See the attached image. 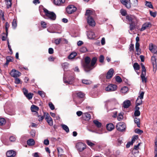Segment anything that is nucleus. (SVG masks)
Wrapping results in <instances>:
<instances>
[{"label":"nucleus","instance_id":"f257e3e1","mask_svg":"<svg viewBox=\"0 0 157 157\" xmlns=\"http://www.w3.org/2000/svg\"><path fill=\"white\" fill-rule=\"evenodd\" d=\"M97 61V58L94 57L91 60L90 58L88 56L86 57L85 58V63L83 64L84 71L86 72H88L95 67V65Z\"/></svg>","mask_w":157,"mask_h":157},{"label":"nucleus","instance_id":"f03ea898","mask_svg":"<svg viewBox=\"0 0 157 157\" xmlns=\"http://www.w3.org/2000/svg\"><path fill=\"white\" fill-rule=\"evenodd\" d=\"M43 10L48 18L52 20H55L56 19V15L53 12L50 11L45 8Z\"/></svg>","mask_w":157,"mask_h":157},{"label":"nucleus","instance_id":"7ed1b4c3","mask_svg":"<svg viewBox=\"0 0 157 157\" xmlns=\"http://www.w3.org/2000/svg\"><path fill=\"white\" fill-rule=\"evenodd\" d=\"M141 65L142 70V73L140 76L141 78V79L142 80V82L143 83H146L147 81V78L145 77V76L146 75V69L144 64L143 63H141Z\"/></svg>","mask_w":157,"mask_h":157},{"label":"nucleus","instance_id":"20e7f679","mask_svg":"<svg viewBox=\"0 0 157 157\" xmlns=\"http://www.w3.org/2000/svg\"><path fill=\"white\" fill-rule=\"evenodd\" d=\"M116 128L118 131L122 132L125 130L126 126L125 123L123 122H121L117 124Z\"/></svg>","mask_w":157,"mask_h":157},{"label":"nucleus","instance_id":"39448f33","mask_svg":"<svg viewBox=\"0 0 157 157\" xmlns=\"http://www.w3.org/2000/svg\"><path fill=\"white\" fill-rule=\"evenodd\" d=\"M76 147L78 151H82L86 148V144L81 142H79L77 144Z\"/></svg>","mask_w":157,"mask_h":157},{"label":"nucleus","instance_id":"423d86ee","mask_svg":"<svg viewBox=\"0 0 157 157\" xmlns=\"http://www.w3.org/2000/svg\"><path fill=\"white\" fill-rule=\"evenodd\" d=\"M10 75L14 78L20 76L21 73L15 69H13L10 73Z\"/></svg>","mask_w":157,"mask_h":157},{"label":"nucleus","instance_id":"0eeeda50","mask_svg":"<svg viewBox=\"0 0 157 157\" xmlns=\"http://www.w3.org/2000/svg\"><path fill=\"white\" fill-rule=\"evenodd\" d=\"M77 10V8L73 5H71L68 6L66 8V11L68 14H71Z\"/></svg>","mask_w":157,"mask_h":157},{"label":"nucleus","instance_id":"6e6552de","mask_svg":"<svg viewBox=\"0 0 157 157\" xmlns=\"http://www.w3.org/2000/svg\"><path fill=\"white\" fill-rule=\"evenodd\" d=\"M45 119L48 123L50 126H52L53 125V121L52 119L48 113H47L46 115Z\"/></svg>","mask_w":157,"mask_h":157},{"label":"nucleus","instance_id":"1a4fd4ad","mask_svg":"<svg viewBox=\"0 0 157 157\" xmlns=\"http://www.w3.org/2000/svg\"><path fill=\"white\" fill-rule=\"evenodd\" d=\"M117 87L115 85H109L105 88V90L106 91H114L116 90Z\"/></svg>","mask_w":157,"mask_h":157},{"label":"nucleus","instance_id":"9d476101","mask_svg":"<svg viewBox=\"0 0 157 157\" xmlns=\"http://www.w3.org/2000/svg\"><path fill=\"white\" fill-rule=\"evenodd\" d=\"M87 35L89 39H92L95 37L94 33L92 30H89L87 31Z\"/></svg>","mask_w":157,"mask_h":157},{"label":"nucleus","instance_id":"9b49d317","mask_svg":"<svg viewBox=\"0 0 157 157\" xmlns=\"http://www.w3.org/2000/svg\"><path fill=\"white\" fill-rule=\"evenodd\" d=\"M87 23L90 25L92 26L95 25V21L91 16L87 17Z\"/></svg>","mask_w":157,"mask_h":157},{"label":"nucleus","instance_id":"f8f14e48","mask_svg":"<svg viewBox=\"0 0 157 157\" xmlns=\"http://www.w3.org/2000/svg\"><path fill=\"white\" fill-rule=\"evenodd\" d=\"M114 71L113 68L110 69L107 73L106 75V78L107 79H110L111 78L114 73Z\"/></svg>","mask_w":157,"mask_h":157},{"label":"nucleus","instance_id":"ddd939ff","mask_svg":"<svg viewBox=\"0 0 157 157\" xmlns=\"http://www.w3.org/2000/svg\"><path fill=\"white\" fill-rule=\"evenodd\" d=\"M16 153L13 150H10L7 151L6 155L8 157H13L15 156Z\"/></svg>","mask_w":157,"mask_h":157},{"label":"nucleus","instance_id":"4468645a","mask_svg":"<svg viewBox=\"0 0 157 157\" xmlns=\"http://www.w3.org/2000/svg\"><path fill=\"white\" fill-rule=\"evenodd\" d=\"M126 19L128 21L129 23L136 19L135 17L131 15H127L126 16Z\"/></svg>","mask_w":157,"mask_h":157},{"label":"nucleus","instance_id":"2eb2a0df","mask_svg":"<svg viewBox=\"0 0 157 157\" xmlns=\"http://www.w3.org/2000/svg\"><path fill=\"white\" fill-rule=\"evenodd\" d=\"M31 110L32 112H36V115H38L37 111L39 110V107L35 105H32L31 107Z\"/></svg>","mask_w":157,"mask_h":157},{"label":"nucleus","instance_id":"dca6fc26","mask_svg":"<svg viewBox=\"0 0 157 157\" xmlns=\"http://www.w3.org/2000/svg\"><path fill=\"white\" fill-rule=\"evenodd\" d=\"M121 2L128 9L130 8L131 7L130 2L128 3L127 0H120Z\"/></svg>","mask_w":157,"mask_h":157},{"label":"nucleus","instance_id":"f3484780","mask_svg":"<svg viewBox=\"0 0 157 157\" xmlns=\"http://www.w3.org/2000/svg\"><path fill=\"white\" fill-rule=\"evenodd\" d=\"M65 0H54V2L55 5L57 6H60L63 4Z\"/></svg>","mask_w":157,"mask_h":157},{"label":"nucleus","instance_id":"a211bd4d","mask_svg":"<svg viewBox=\"0 0 157 157\" xmlns=\"http://www.w3.org/2000/svg\"><path fill=\"white\" fill-rule=\"evenodd\" d=\"M155 57L156 56H154L151 57V61L154 69L156 67V61Z\"/></svg>","mask_w":157,"mask_h":157},{"label":"nucleus","instance_id":"6ab92c4d","mask_svg":"<svg viewBox=\"0 0 157 157\" xmlns=\"http://www.w3.org/2000/svg\"><path fill=\"white\" fill-rule=\"evenodd\" d=\"M82 117L84 120L89 121L91 118V116L90 114L86 113L82 115Z\"/></svg>","mask_w":157,"mask_h":157},{"label":"nucleus","instance_id":"aec40b11","mask_svg":"<svg viewBox=\"0 0 157 157\" xmlns=\"http://www.w3.org/2000/svg\"><path fill=\"white\" fill-rule=\"evenodd\" d=\"M131 105V102L129 100L124 101L123 103V106L124 108L129 107Z\"/></svg>","mask_w":157,"mask_h":157},{"label":"nucleus","instance_id":"412c9836","mask_svg":"<svg viewBox=\"0 0 157 157\" xmlns=\"http://www.w3.org/2000/svg\"><path fill=\"white\" fill-rule=\"evenodd\" d=\"M136 20H134L132 22L129 23L130 27V29H136L135 27L136 25Z\"/></svg>","mask_w":157,"mask_h":157},{"label":"nucleus","instance_id":"4be33fe9","mask_svg":"<svg viewBox=\"0 0 157 157\" xmlns=\"http://www.w3.org/2000/svg\"><path fill=\"white\" fill-rule=\"evenodd\" d=\"M114 128V126L112 123H109L107 124L106 125V128L109 131H111L113 130Z\"/></svg>","mask_w":157,"mask_h":157},{"label":"nucleus","instance_id":"5701e85b","mask_svg":"<svg viewBox=\"0 0 157 157\" xmlns=\"http://www.w3.org/2000/svg\"><path fill=\"white\" fill-rule=\"evenodd\" d=\"M151 26V24L149 23H146L144 24L142 26L141 29H145L149 28V27Z\"/></svg>","mask_w":157,"mask_h":157},{"label":"nucleus","instance_id":"b1692460","mask_svg":"<svg viewBox=\"0 0 157 157\" xmlns=\"http://www.w3.org/2000/svg\"><path fill=\"white\" fill-rule=\"evenodd\" d=\"M27 143L29 146H33L35 144V141L33 139H30L28 140Z\"/></svg>","mask_w":157,"mask_h":157},{"label":"nucleus","instance_id":"393cba45","mask_svg":"<svg viewBox=\"0 0 157 157\" xmlns=\"http://www.w3.org/2000/svg\"><path fill=\"white\" fill-rule=\"evenodd\" d=\"M69 81H67L64 78H63V81L64 83H67L68 84H71L73 81L74 80V77L72 76L71 79H69Z\"/></svg>","mask_w":157,"mask_h":157},{"label":"nucleus","instance_id":"a878e982","mask_svg":"<svg viewBox=\"0 0 157 157\" xmlns=\"http://www.w3.org/2000/svg\"><path fill=\"white\" fill-rule=\"evenodd\" d=\"M134 122L136 124L138 128L140 127V120L139 118L135 117L134 119Z\"/></svg>","mask_w":157,"mask_h":157},{"label":"nucleus","instance_id":"bb28decb","mask_svg":"<svg viewBox=\"0 0 157 157\" xmlns=\"http://www.w3.org/2000/svg\"><path fill=\"white\" fill-rule=\"evenodd\" d=\"M77 54L76 52H73L70 54L68 56V58L69 59H72L74 58L77 55Z\"/></svg>","mask_w":157,"mask_h":157},{"label":"nucleus","instance_id":"cd10ccee","mask_svg":"<svg viewBox=\"0 0 157 157\" xmlns=\"http://www.w3.org/2000/svg\"><path fill=\"white\" fill-rule=\"evenodd\" d=\"M69 64L67 63H64L62 64V66L64 71L67 70Z\"/></svg>","mask_w":157,"mask_h":157},{"label":"nucleus","instance_id":"c85d7f7f","mask_svg":"<svg viewBox=\"0 0 157 157\" xmlns=\"http://www.w3.org/2000/svg\"><path fill=\"white\" fill-rule=\"evenodd\" d=\"M94 12L93 11L90 10H87L86 11V13L85 14L86 15L88 16H91L93 15Z\"/></svg>","mask_w":157,"mask_h":157},{"label":"nucleus","instance_id":"c756f323","mask_svg":"<svg viewBox=\"0 0 157 157\" xmlns=\"http://www.w3.org/2000/svg\"><path fill=\"white\" fill-rule=\"evenodd\" d=\"M140 44L139 43H136L135 45L136 50V51L137 52V54L139 55L140 53V52L139 51Z\"/></svg>","mask_w":157,"mask_h":157},{"label":"nucleus","instance_id":"7c9ffc66","mask_svg":"<svg viewBox=\"0 0 157 157\" xmlns=\"http://www.w3.org/2000/svg\"><path fill=\"white\" fill-rule=\"evenodd\" d=\"M93 122L98 128H99L101 127V123L99 122L98 121L94 120L93 121Z\"/></svg>","mask_w":157,"mask_h":157},{"label":"nucleus","instance_id":"2f4dec72","mask_svg":"<svg viewBox=\"0 0 157 157\" xmlns=\"http://www.w3.org/2000/svg\"><path fill=\"white\" fill-rule=\"evenodd\" d=\"M62 128L66 132L68 133L69 132V129L68 126L65 124L61 125Z\"/></svg>","mask_w":157,"mask_h":157},{"label":"nucleus","instance_id":"473e14b6","mask_svg":"<svg viewBox=\"0 0 157 157\" xmlns=\"http://www.w3.org/2000/svg\"><path fill=\"white\" fill-rule=\"evenodd\" d=\"M128 88L127 86H124L121 89V92L122 93L125 94L128 90Z\"/></svg>","mask_w":157,"mask_h":157},{"label":"nucleus","instance_id":"72a5a7b5","mask_svg":"<svg viewBox=\"0 0 157 157\" xmlns=\"http://www.w3.org/2000/svg\"><path fill=\"white\" fill-rule=\"evenodd\" d=\"M142 99L138 97L136 100V105L137 106L140 105L142 104Z\"/></svg>","mask_w":157,"mask_h":157},{"label":"nucleus","instance_id":"f704fd0d","mask_svg":"<svg viewBox=\"0 0 157 157\" xmlns=\"http://www.w3.org/2000/svg\"><path fill=\"white\" fill-rule=\"evenodd\" d=\"M33 95V93H29L25 96L29 100H31L32 99Z\"/></svg>","mask_w":157,"mask_h":157},{"label":"nucleus","instance_id":"c9c22d12","mask_svg":"<svg viewBox=\"0 0 157 157\" xmlns=\"http://www.w3.org/2000/svg\"><path fill=\"white\" fill-rule=\"evenodd\" d=\"M6 30V33H3V34H5V36H2V40L3 41H5L6 40V38L7 37L8 34V30Z\"/></svg>","mask_w":157,"mask_h":157},{"label":"nucleus","instance_id":"e433bc0d","mask_svg":"<svg viewBox=\"0 0 157 157\" xmlns=\"http://www.w3.org/2000/svg\"><path fill=\"white\" fill-rule=\"evenodd\" d=\"M6 3L7 5V8H8L10 7L11 6V0H5Z\"/></svg>","mask_w":157,"mask_h":157},{"label":"nucleus","instance_id":"4c0bfd02","mask_svg":"<svg viewBox=\"0 0 157 157\" xmlns=\"http://www.w3.org/2000/svg\"><path fill=\"white\" fill-rule=\"evenodd\" d=\"M133 67L135 71L138 70L140 69V65L137 63H135L134 64Z\"/></svg>","mask_w":157,"mask_h":157},{"label":"nucleus","instance_id":"58836bf2","mask_svg":"<svg viewBox=\"0 0 157 157\" xmlns=\"http://www.w3.org/2000/svg\"><path fill=\"white\" fill-rule=\"evenodd\" d=\"M12 26L13 29H15L17 26V21L15 19H14L12 23Z\"/></svg>","mask_w":157,"mask_h":157},{"label":"nucleus","instance_id":"ea45409f","mask_svg":"<svg viewBox=\"0 0 157 157\" xmlns=\"http://www.w3.org/2000/svg\"><path fill=\"white\" fill-rule=\"evenodd\" d=\"M82 82L83 83L86 85L90 84L92 83L90 81L85 79L82 80Z\"/></svg>","mask_w":157,"mask_h":157},{"label":"nucleus","instance_id":"a19ab883","mask_svg":"<svg viewBox=\"0 0 157 157\" xmlns=\"http://www.w3.org/2000/svg\"><path fill=\"white\" fill-rule=\"evenodd\" d=\"M77 96L79 98H83L85 96L84 94L81 92L77 93Z\"/></svg>","mask_w":157,"mask_h":157},{"label":"nucleus","instance_id":"79ce46f5","mask_svg":"<svg viewBox=\"0 0 157 157\" xmlns=\"http://www.w3.org/2000/svg\"><path fill=\"white\" fill-rule=\"evenodd\" d=\"M145 5L150 8H153L152 5L150 2L146 1Z\"/></svg>","mask_w":157,"mask_h":157},{"label":"nucleus","instance_id":"37998d69","mask_svg":"<svg viewBox=\"0 0 157 157\" xmlns=\"http://www.w3.org/2000/svg\"><path fill=\"white\" fill-rule=\"evenodd\" d=\"M6 121L3 118H0V125H2L6 123Z\"/></svg>","mask_w":157,"mask_h":157},{"label":"nucleus","instance_id":"c03bdc74","mask_svg":"<svg viewBox=\"0 0 157 157\" xmlns=\"http://www.w3.org/2000/svg\"><path fill=\"white\" fill-rule=\"evenodd\" d=\"M38 93L42 98H44L45 96V93L43 91H38Z\"/></svg>","mask_w":157,"mask_h":157},{"label":"nucleus","instance_id":"a18cd8bd","mask_svg":"<svg viewBox=\"0 0 157 157\" xmlns=\"http://www.w3.org/2000/svg\"><path fill=\"white\" fill-rule=\"evenodd\" d=\"M120 12L121 14L123 16H125L127 14V12L125 10L122 9L121 10Z\"/></svg>","mask_w":157,"mask_h":157},{"label":"nucleus","instance_id":"49530a36","mask_svg":"<svg viewBox=\"0 0 157 157\" xmlns=\"http://www.w3.org/2000/svg\"><path fill=\"white\" fill-rule=\"evenodd\" d=\"M80 51L81 52H85L87 51L86 48L85 47H83L80 49Z\"/></svg>","mask_w":157,"mask_h":157},{"label":"nucleus","instance_id":"de8ad7c7","mask_svg":"<svg viewBox=\"0 0 157 157\" xmlns=\"http://www.w3.org/2000/svg\"><path fill=\"white\" fill-rule=\"evenodd\" d=\"M86 143L88 145L90 146V147H92L94 145V144L93 143L90 142L89 140H87L86 141Z\"/></svg>","mask_w":157,"mask_h":157},{"label":"nucleus","instance_id":"09e8293b","mask_svg":"<svg viewBox=\"0 0 157 157\" xmlns=\"http://www.w3.org/2000/svg\"><path fill=\"white\" fill-rule=\"evenodd\" d=\"M61 41V38L57 39L55 40V43L56 45L59 44Z\"/></svg>","mask_w":157,"mask_h":157},{"label":"nucleus","instance_id":"8fccbe9b","mask_svg":"<svg viewBox=\"0 0 157 157\" xmlns=\"http://www.w3.org/2000/svg\"><path fill=\"white\" fill-rule=\"evenodd\" d=\"M132 5L134 6H136L138 5L137 0H131Z\"/></svg>","mask_w":157,"mask_h":157},{"label":"nucleus","instance_id":"3c124183","mask_svg":"<svg viewBox=\"0 0 157 157\" xmlns=\"http://www.w3.org/2000/svg\"><path fill=\"white\" fill-rule=\"evenodd\" d=\"M6 60L9 62H12L13 60V57L9 56L6 57Z\"/></svg>","mask_w":157,"mask_h":157},{"label":"nucleus","instance_id":"603ef678","mask_svg":"<svg viewBox=\"0 0 157 157\" xmlns=\"http://www.w3.org/2000/svg\"><path fill=\"white\" fill-rule=\"evenodd\" d=\"M135 131L136 133L138 134H141L143 132V131L142 130H141L138 128L136 129Z\"/></svg>","mask_w":157,"mask_h":157},{"label":"nucleus","instance_id":"864d4df0","mask_svg":"<svg viewBox=\"0 0 157 157\" xmlns=\"http://www.w3.org/2000/svg\"><path fill=\"white\" fill-rule=\"evenodd\" d=\"M116 80L117 82L119 83L121 82L122 81V80L121 77L118 76H117L116 77Z\"/></svg>","mask_w":157,"mask_h":157},{"label":"nucleus","instance_id":"5fc2aeb1","mask_svg":"<svg viewBox=\"0 0 157 157\" xmlns=\"http://www.w3.org/2000/svg\"><path fill=\"white\" fill-rule=\"evenodd\" d=\"M140 113L139 111L135 110L134 115L135 117H138L140 115Z\"/></svg>","mask_w":157,"mask_h":157},{"label":"nucleus","instance_id":"6e6d98bb","mask_svg":"<svg viewBox=\"0 0 157 157\" xmlns=\"http://www.w3.org/2000/svg\"><path fill=\"white\" fill-rule=\"evenodd\" d=\"M138 138V136L137 135L135 136H133L132 138L131 142L133 143L135 141V140H137Z\"/></svg>","mask_w":157,"mask_h":157},{"label":"nucleus","instance_id":"4d7b16f0","mask_svg":"<svg viewBox=\"0 0 157 157\" xmlns=\"http://www.w3.org/2000/svg\"><path fill=\"white\" fill-rule=\"evenodd\" d=\"M104 57L103 55H101L99 57V61L100 63H102L104 62Z\"/></svg>","mask_w":157,"mask_h":157},{"label":"nucleus","instance_id":"13d9d810","mask_svg":"<svg viewBox=\"0 0 157 157\" xmlns=\"http://www.w3.org/2000/svg\"><path fill=\"white\" fill-rule=\"evenodd\" d=\"M48 105L50 109L52 110H53L55 109L54 106L53 104L51 102H49L48 103Z\"/></svg>","mask_w":157,"mask_h":157},{"label":"nucleus","instance_id":"bf43d9fd","mask_svg":"<svg viewBox=\"0 0 157 157\" xmlns=\"http://www.w3.org/2000/svg\"><path fill=\"white\" fill-rule=\"evenodd\" d=\"M154 46L152 44H149V49L151 52H154V51L152 50Z\"/></svg>","mask_w":157,"mask_h":157},{"label":"nucleus","instance_id":"052dcab7","mask_svg":"<svg viewBox=\"0 0 157 157\" xmlns=\"http://www.w3.org/2000/svg\"><path fill=\"white\" fill-rule=\"evenodd\" d=\"M129 51H134V45L133 44H131L129 46Z\"/></svg>","mask_w":157,"mask_h":157},{"label":"nucleus","instance_id":"680f3d73","mask_svg":"<svg viewBox=\"0 0 157 157\" xmlns=\"http://www.w3.org/2000/svg\"><path fill=\"white\" fill-rule=\"evenodd\" d=\"M123 118V116L121 113H119L117 117V119L118 121H120Z\"/></svg>","mask_w":157,"mask_h":157},{"label":"nucleus","instance_id":"e2e57ef3","mask_svg":"<svg viewBox=\"0 0 157 157\" xmlns=\"http://www.w3.org/2000/svg\"><path fill=\"white\" fill-rule=\"evenodd\" d=\"M150 15L153 17H155L156 16V12H152L151 11H150Z\"/></svg>","mask_w":157,"mask_h":157},{"label":"nucleus","instance_id":"0e129e2a","mask_svg":"<svg viewBox=\"0 0 157 157\" xmlns=\"http://www.w3.org/2000/svg\"><path fill=\"white\" fill-rule=\"evenodd\" d=\"M14 82L16 84H19L20 83V80L19 78L16 77L15 78Z\"/></svg>","mask_w":157,"mask_h":157},{"label":"nucleus","instance_id":"69168bd1","mask_svg":"<svg viewBox=\"0 0 157 157\" xmlns=\"http://www.w3.org/2000/svg\"><path fill=\"white\" fill-rule=\"evenodd\" d=\"M10 140L11 142H14L16 140V138L14 136H11L10 137Z\"/></svg>","mask_w":157,"mask_h":157},{"label":"nucleus","instance_id":"338daca9","mask_svg":"<svg viewBox=\"0 0 157 157\" xmlns=\"http://www.w3.org/2000/svg\"><path fill=\"white\" fill-rule=\"evenodd\" d=\"M44 144L46 145H48L49 144V140L47 139L45 140L44 141Z\"/></svg>","mask_w":157,"mask_h":157},{"label":"nucleus","instance_id":"774afa93","mask_svg":"<svg viewBox=\"0 0 157 157\" xmlns=\"http://www.w3.org/2000/svg\"><path fill=\"white\" fill-rule=\"evenodd\" d=\"M54 52L53 49L52 48H49L48 49V53L50 54H53Z\"/></svg>","mask_w":157,"mask_h":157}]
</instances>
